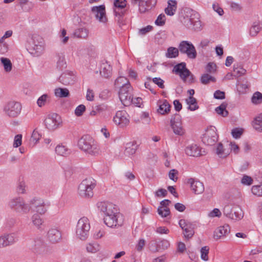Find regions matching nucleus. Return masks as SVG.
I'll use <instances>...</instances> for the list:
<instances>
[{
	"instance_id": "nucleus-34",
	"label": "nucleus",
	"mask_w": 262,
	"mask_h": 262,
	"mask_svg": "<svg viewBox=\"0 0 262 262\" xmlns=\"http://www.w3.org/2000/svg\"><path fill=\"white\" fill-rule=\"evenodd\" d=\"M54 94L56 97L59 98H66L70 96V92L66 88H56L55 89Z\"/></svg>"
},
{
	"instance_id": "nucleus-42",
	"label": "nucleus",
	"mask_w": 262,
	"mask_h": 262,
	"mask_svg": "<svg viewBox=\"0 0 262 262\" xmlns=\"http://www.w3.org/2000/svg\"><path fill=\"white\" fill-rule=\"evenodd\" d=\"M227 104L222 103L220 106L215 108V112L223 117H226L228 115V112L226 110Z\"/></svg>"
},
{
	"instance_id": "nucleus-56",
	"label": "nucleus",
	"mask_w": 262,
	"mask_h": 262,
	"mask_svg": "<svg viewBox=\"0 0 262 262\" xmlns=\"http://www.w3.org/2000/svg\"><path fill=\"white\" fill-rule=\"evenodd\" d=\"M166 17L164 14H160L155 21V24L159 26H162L165 23Z\"/></svg>"
},
{
	"instance_id": "nucleus-29",
	"label": "nucleus",
	"mask_w": 262,
	"mask_h": 262,
	"mask_svg": "<svg viewBox=\"0 0 262 262\" xmlns=\"http://www.w3.org/2000/svg\"><path fill=\"white\" fill-rule=\"evenodd\" d=\"M216 154L221 158L227 157L230 154V150L225 148L223 144L219 143L216 148Z\"/></svg>"
},
{
	"instance_id": "nucleus-52",
	"label": "nucleus",
	"mask_w": 262,
	"mask_h": 262,
	"mask_svg": "<svg viewBox=\"0 0 262 262\" xmlns=\"http://www.w3.org/2000/svg\"><path fill=\"white\" fill-rule=\"evenodd\" d=\"M49 98V96L47 94H43L41 96L37 101V104L39 107L44 106Z\"/></svg>"
},
{
	"instance_id": "nucleus-3",
	"label": "nucleus",
	"mask_w": 262,
	"mask_h": 262,
	"mask_svg": "<svg viewBox=\"0 0 262 262\" xmlns=\"http://www.w3.org/2000/svg\"><path fill=\"white\" fill-rule=\"evenodd\" d=\"M9 206L16 212L21 214H27L30 211L29 202L26 203L21 197H15L11 199L9 202Z\"/></svg>"
},
{
	"instance_id": "nucleus-8",
	"label": "nucleus",
	"mask_w": 262,
	"mask_h": 262,
	"mask_svg": "<svg viewBox=\"0 0 262 262\" xmlns=\"http://www.w3.org/2000/svg\"><path fill=\"white\" fill-rule=\"evenodd\" d=\"M21 108V105L19 102L10 101L4 105L3 111L9 117L15 118L20 114Z\"/></svg>"
},
{
	"instance_id": "nucleus-50",
	"label": "nucleus",
	"mask_w": 262,
	"mask_h": 262,
	"mask_svg": "<svg viewBox=\"0 0 262 262\" xmlns=\"http://www.w3.org/2000/svg\"><path fill=\"white\" fill-rule=\"evenodd\" d=\"M183 231L184 236L187 239L190 238L193 235L194 233L192 225L189 226L187 228H185V230Z\"/></svg>"
},
{
	"instance_id": "nucleus-36",
	"label": "nucleus",
	"mask_w": 262,
	"mask_h": 262,
	"mask_svg": "<svg viewBox=\"0 0 262 262\" xmlns=\"http://www.w3.org/2000/svg\"><path fill=\"white\" fill-rule=\"evenodd\" d=\"M252 125L255 130L262 132V113L254 119Z\"/></svg>"
},
{
	"instance_id": "nucleus-51",
	"label": "nucleus",
	"mask_w": 262,
	"mask_h": 262,
	"mask_svg": "<svg viewBox=\"0 0 262 262\" xmlns=\"http://www.w3.org/2000/svg\"><path fill=\"white\" fill-rule=\"evenodd\" d=\"M157 211L158 214L162 217H166L170 213L169 208H163V207H159Z\"/></svg>"
},
{
	"instance_id": "nucleus-23",
	"label": "nucleus",
	"mask_w": 262,
	"mask_h": 262,
	"mask_svg": "<svg viewBox=\"0 0 262 262\" xmlns=\"http://www.w3.org/2000/svg\"><path fill=\"white\" fill-rule=\"evenodd\" d=\"M230 231V228L228 224H225L217 228L214 231L213 237L217 240L227 235Z\"/></svg>"
},
{
	"instance_id": "nucleus-44",
	"label": "nucleus",
	"mask_w": 262,
	"mask_h": 262,
	"mask_svg": "<svg viewBox=\"0 0 262 262\" xmlns=\"http://www.w3.org/2000/svg\"><path fill=\"white\" fill-rule=\"evenodd\" d=\"M1 61L6 72H9L12 70V64L9 59L5 57H2L1 58Z\"/></svg>"
},
{
	"instance_id": "nucleus-19",
	"label": "nucleus",
	"mask_w": 262,
	"mask_h": 262,
	"mask_svg": "<svg viewBox=\"0 0 262 262\" xmlns=\"http://www.w3.org/2000/svg\"><path fill=\"white\" fill-rule=\"evenodd\" d=\"M91 12L94 15L96 19L100 22L105 23L107 21L104 5L94 6L91 8Z\"/></svg>"
},
{
	"instance_id": "nucleus-28",
	"label": "nucleus",
	"mask_w": 262,
	"mask_h": 262,
	"mask_svg": "<svg viewBox=\"0 0 262 262\" xmlns=\"http://www.w3.org/2000/svg\"><path fill=\"white\" fill-rule=\"evenodd\" d=\"M167 4L165 12L167 15L172 16L175 14L177 9V2L175 0H169Z\"/></svg>"
},
{
	"instance_id": "nucleus-61",
	"label": "nucleus",
	"mask_w": 262,
	"mask_h": 262,
	"mask_svg": "<svg viewBox=\"0 0 262 262\" xmlns=\"http://www.w3.org/2000/svg\"><path fill=\"white\" fill-rule=\"evenodd\" d=\"M22 135L20 134H18L15 136L14 142H13V147H17L21 145L22 143Z\"/></svg>"
},
{
	"instance_id": "nucleus-14",
	"label": "nucleus",
	"mask_w": 262,
	"mask_h": 262,
	"mask_svg": "<svg viewBox=\"0 0 262 262\" xmlns=\"http://www.w3.org/2000/svg\"><path fill=\"white\" fill-rule=\"evenodd\" d=\"M113 121L120 127H125L129 123V115L125 111H118L114 117Z\"/></svg>"
},
{
	"instance_id": "nucleus-7",
	"label": "nucleus",
	"mask_w": 262,
	"mask_h": 262,
	"mask_svg": "<svg viewBox=\"0 0 262 262\" xmlns=\"http://www.w3.org/2000/svg\"><path fill=\"white\" fill-rule=\"evenodd\" d=\"M29 205H30V210H32L37 214L40 215L44 214L47 211L49 205L43 199L38 197H34L31 199L29 201Z\"/></svg>"
},
{
	"instance_id": "nucleus-63",
	"label": "nucleus",
	"mask_w": 262,
	"mask_h": 262,
	"mask_svg": "<svg viewBox=\"0 0 262 262\" xmlns=\"http://www.w3.org/2000/svg\"><path fill=\"white\" fill-rule=\"evenodd\" d=\"M221 212L217 208H214L211 211H210L208 213V216L210 217H220L221 216Z\"/></svg>"
},
{
	"instance_id": "nucleus-48",
	"label": "nucleus",
	"mask_w": 262,
	"mask_h": 262,
	"mask_svg": "<svg viewBox=\"0 0 262 262\" xmlns=\"http://www.w3.org/2000/svg\"><path fill=\"white\" fill-rule=\"evenodd\" d=\"M252 102L254 104H259L262 102V94L259 92L254 93L251 98Z\"/></svg>"
},
{
	"instance_id": "nucleus-26",
	"label": "nucleus",
	"mask_w": 262,
	"mask_h": 262,
	"mask_svg": "<svg viewBox=\"0 0 262 262\" xmlns=\"http://www.w3.org/2000/svg\"><path fill=\"white\" fill-rule=\"evenodd\" d=\"M158 108L157 112L164 115L168 114L170 111L171 106L166 100H160L157 102Z\"/></svg>"
},
{
	"instance_id": "nucleus-58",
	"label": "nucleus",
	"mask_w": 262,
	"mask_h": 262,
	"mask_svg": "<svg viewBox=\"0 0 262 262\" xmlns=\"http://www.w3.org/2000/svg\"><path fill=\"white\" fill-rule=\"evenodd\" d=\"M253 179L251 177L244 175L241 179V183L244 185H250L252 184Z\"/></svg>"
},
{
	"instance_id": "nucleus-49",
	"label": "nucleus",
	"mask_w": 262,
	"mask_h": 262,
	"mask_svg": "<svg viewBox=\"0 0 262 262\" xmlns=\"http://www.w3.org/2000/svg\"><path fill=\"white\" fill-rule=\"evenodd\" d=\"M209 248L207 246L203 247L201 249V257L204 261L208 260V253Z\"/></svg>"
},
{
	"instance_id": "nucleus-20",
	"label": "nucleus",
	"mask_w": 262,
	"mask_h": 262,
	"mask_svg": "<svg viewBox=\"0 0 262 262\" xmlns=\"http://www.w3.org/2000/svg\"><path fill=\"white\" fill-rule=\"evenodd\" d=\"M187 183L190 184L191 190L195 194H200L204 191V184L200 181L194 178H190L188 180Z\"/></svg>"
},
{
	"instance_id": "nucleus-37",
	"label": "nucleus",
	"mask_w": 262,
	"mask_h": 262,
	"mask_svg": "<svg viewBox=\"0 0 262 262\" xmlns=\"http://www.w3.org/2000/svg\"><path fill=\"white\" fill-rule=\"evenodd\" d=\"M243 217V213L241 208L234 207L233 208V212L231 214V217L229 219L233 220H241Z\"/></svg>"
},
{
	"instance_id": "nucleus-40",
	"label": "nucleus",
	"mask_w": 262,
	"mask_h": 262,
	"mask_svg": "<svg viewBox=\"0 0 262 262\" xmlns=\"http://www.w3.org/2000/svg\"><path fill=\"white\" fill-rule=\"evenodd\" d=\"M179 48L177 49L172 47H169L167 49L165 55L169 58H176L179 55Z\"/></svg>"
},
{
	"instance_id": "nucleus-60",
	"label": "nucleus",
	"mask_w": 262,
	"mask_h": 262,
	"mask_svg": "<svg viewBox=\"0 0 262 262\" xmlns=\"http://www.w3.org/2000/svg\"><path fill=\"white\" fill-rule=\"evenodd\" d=\"M85 111V106L83 104L78 105L75 110L76 116L79 117L82 115L83 112Z\"/></svg>"
},
{
	"instance_id": "nucleus-39",
	"label": "nucleus",
	"mask_w": 262,
	"mask_h": 262,
	"mask_svg": "<svg viewBox=\"0 0 262 262\" xmlns=\"http://www.w3.org/2000/svg\"><path fill=\"white\" fill-rule=\"evenodd\" d=\"M126 6L125 0H115L114 2V11L125 10L124 9Z\"/></svg>"
},
{
	"instance_id": "nucleus-21",
	"label": "nucleus",
	"mask_w": 262,
	"mask_h": 262,
	"mask_svg": "<svg viewBox=\"0 0 262 262\" xmlns=\"http://www.w3.org/2000/svg\"><path fill=\"white\" fill-rule=\"evenodd\" d=\"M185 151L186 154L189 156L198 157L203 155L202 148L195 144H192L186 146Z\"/></svg>"
},
{
	"instance_id": "nucleus-32",
	"label": "nucleus",
	"mask_w": 262,
	"mask_h": 262,
	"mask_svg": "<svg viewBox=\"0 0 262 262\" xmlns=\"http://www.w3.org/2000/svg\"><path fill=\"white\" fill-rule=\"evenodd\" d=\"M187 104L189 105L188 109L191 111H194L199 108L196 99L193 96H189L186 99Z\"/></svg>"
},
{
	"instance_id": "nucleus-12",
	"label": "nucleus",
	"mask_w": 262,
	"mask_h": 262,
	"mask_svg": "<svg viewBox=\"0 0 262 262\" xmlns=\"http://www.w3.org/2000/svg\"><path fill=\"white\" fill-rule=\"evenodd\" d=\"M216 131L215 127L211 126L208 128L202 137L203 142L207 145H214L218 140V136Z\"/></svg>"
},
{
	"instance_id": "nucleus-9",
	"label": "nucleus",
	"mask_w": 262,
	"mask_h": 262,
	"mask_svg": "<svg viewBox=\"0 0 262 262\" xmlns=\"http://www.w3.org/2000/svg\"><path fill=\"white\" fill-rule=\"evenodd\" d=\"M29 52L34 56H39L44 50V41L39 36L34 35L29 47Z\"/></svg>"
},
{
	"instance_id": "nucleus-54",
	"label": "nucleus",
	"mask_w": 262,
	"mask_h": 262,
	"mask_svg": "<svg viewBox=\"0 0 262 262\" xmlns=\"http://www.w3.org/2000/svg\"><path fill=\"white\" fill-rule=\"evenodd\" d=\"M186 69V63L185 62H181L175 66L174 67L173 70L176 74H179L181 72Z\"/></svg>"
},
{
	"instance_id": "nucleus-31",
	"label": "nucleus",
	"mask_w": 262,
	"mask_h": 262,
	"mask_svg": "<svg viewBox=\"0 0 262 262\" xmlns=\"http://www.w3.org/2000/svg\"><path fill=\"white\" fill-rule=\"evenodd\" d=\"M55 151L58 155L66 157L71 153V150L66 146L59 145L56 147Z\"/></svg>"
},
{
	"instance_id": "nucleus-11",
	"label": "nucleus",
	"mask_w": 262,
	"mask_h": 262,
	"mask_svg": "<svg viewBox=\"0 0 262 262\" xmlns=\"http://www.w3.org/2000/svg\"><path fill=\"white\" fill-rule=\"evenodd\" d=\"M179 50L182 53L186 54L188 57L194 59L196 57V52L194 46L188 41H182L179 46Z\"/></svg>"
},
{
	"instance_id": "nucleus-62",
	"label": "nucleus",
	"mask_w": 262,
	"mask_h": 262,
	"mask_svg": "<svg viewBox=\"0 0 262 262\" xmlns=\"http://www.w3.org/2000/svg\"><path fill=\"white\" fill-rule=\"evenodd\" d=\"M152 82L156 84H157L160 88L161 89H164L165 86L164 84V80H162L160 78H157L155 77L154 78L152 79Z\"/></svg>"
},
{
	"instance_id": "nucleus-18",
	"label": "nucleus",
	"mask_w": 262,
	"mask_h": 262,
	"mask_svg": "<svg viewBox=\"0 0 262 262\" xmlns=\"http://www.w3.org/2000/svg\"><path fill=\"white\" fill-rule=\"evenodd\" d=\"M18 238L14 233L4 234L0 236V248H4L16 242Z\"/></svg>"
},
{
	"instance_id": "nucleus-4",
	"label": "nucleus",
	"mask_w": 262,
	"mask_h": 262,
	"mask_svg": "<svg viewBox=\"0 0 262 262\" xmlns=\"http://www.w3.org/2000/svg\"><path fill=\"white\" fill-rule=\"evenodd\" d=\"M104 224L111 228H118L121 226L124 222L123 215L118 212V209L108 215L103 216Z\"/></svg>"
},
{
	"instance_id": "nucleus-5",
	"label": "nucleus",
	"mask_w": 262,
	"mask_h": 262,
	"mask_svg": "<svg viewBox=\"0 0 262 262\" xmlns=\"http://www.w3.org/2000/svg\"><path fill=\"white\" fill-rule=\"evenodd\" d=\"M90 229V223L89 219L86 217L80 219L76 227V235L81 240H85L88 237Z\"/></svg>"
},
{
	"instance_id": "nucleus-53",
	"label": "nucleus",
	"mask_w": 262,
	"mask_h": 262,
	"mask_svg": "<svg viewBox=\"0 0 262 262\" xmlns=\"http://www.w3.org/2000/svg\"><path fill=\"white\" fill-rule=\"evenodd\" d=\"M233 71H234V73L236 74L235 76H236L237 77H239L242 75H244L246 73V70L245 69H244L243 67H240V66L236 67L235 65L234 66V67H233Z\"/></svg>"
},
{
	"instance_id": "nucleus-2",
	"label": "nucleus",
	"mask_w": 262,
	"mask_h": 262,
	"mask_svg": "<svg viewBox=\"0 0 262 262\" xmlns=\"http://www.w3.org/2000/svg\"><path fill=\"white\" fill-rule=\"evenodd\" d=\"M96 186V181L92 178L83 180L79 185L78 193L84 198H91L93 195V189Z\"/></svg>"
},
{
	"instance_id": "nucleus-35",
	"label": "nucleus",
	"mask_w": 262,
	"mask_h": 262,
	"mask_svg": "<svg viewBox=\"0 0 262 262\" xmlns=\"http://www.w3.org/2000/svg\"><path fill=\"white\" fill-rule=\"evenodd\" d=\"M31 221L34 226H35L37 229H41V226L43 223V221L39 215V214H34L31 217Z\"/></svg>"
},
{
	"instance_id": "nucleus-27",
	"label": "nucleus",
	"mask_w": 262,
	"mask_h": 262,
	"mask_svg": "<svg viewBox=\"0 0 262 262\" xmlns=\"http://www.w3.org/2000/svg\"><path fill=\"white\" fill-rule=\"evenodd\" d=\"M112 68L108 62H103L101 65L100 74L104 78H108L111 76Z\"/></svg>"
},
{
	"instance_id": "nucleus-13",
	"label": "nucleus",
	"mask_w": 262,
	"mask_h": 262,
	"mask_svg": "<svg viewBox=\"0 0 262 262\" xmlns=\"http://www.w3.org/2000/svg\"><path fill=\"white\" fill-rule=\"evenodd\" d=\"M28 245L33 252L37 254H42L46 251V245L40 238L30 239Z\"/></svg>"
},
{
	"instance_id": "nucleus-15",
	"label": "nucleus",
	"mask_w": 262,
	"mask_h": 262,
	"mask_svg": "<svg viewBox=\"0 0 262 262\" xmlns=\"http://www.w3.org/2000/svg\"><path fill=\"white\" fill-rule=\"evenodd\" d=\"M170 125L176 135L182 136L184 134L185 130L182 126L181 116L179 114H176L171 117Z\"/></svg>"
},
{
	"instance_id": "nucleus-6",
	"label": "nucleus",
	"mask_w": 262,
	"mask_h": 262,
	"mask_svg": "<svg viewBox=\"0 0 262 262\" xmlns=\"http://www.w3.org/2000/svg\"><path fill=\"white\" fill-rule=\"evenodd\" d=\"M132 92L133 88L128 82L121 87L119 96L121 102L124 106H128L132 104Z\"/></svg>"
},
{
	"instance_id": "nucleus-57",
	"label": "nucleus",
	"mask_w": 262,
	"mask_h": 262,
	"mask_svg": "<svg viewBox=\"0 0 262 262\" xmlns=\"http://www.w3.org/2000/svg\"><path fill=\"white\" fill-rule=\"evenodd\" d=\"M216 64L213 62H209L205 67L207 72L210 74L214 73L216 71Z\"/></svg>"
},
{
	"instance_id": "nucleus-43",
	"label": "nucleus",
	"mask_w": 262,
	"mask_h": 262,
	"mask_svg": "<svg viewBox=\"0 0 262 262\" xmlns=\"http://www.w3.org/2000/svg\"><path fill=\"white\" fill-rule=\"evenodd\" d=\"M126 11L125 10H121V11H116L114 10V14L117 17L116 20L118 22V24L120 26L121 25H124V19H123V16L124 15Z\"/></svg>"
},
{
	"instance_id": "nucleus-64",
	"label": "nucleus",
	"mask_w": 262,
	"mask_h": 262,
	"mask_svg": "<svg viewBox=\"0 0 262 262\" xmlns=\"http://www.w3.org/2000/svg\"><path fill=\"white\" fill-rule=\"evenodd\" d=\"M40 135L36 130H34L31 138V140L34 142L35 143L40 139Z\"/></svg>"
},
{
	"instance_id": "nucleus-16",
	"label": "nucleus",
	"mask_w": 262,
	"mask_h": 262,
	"mask_svg": "<svg viewBox=\"0 0 262 262\" xmlns=\"http://www.w3.org/2000/svg\"><path fill=\"white\" fill-rule=\"evenodd\" d=\"M193 15V17H192V15H191L190 17L185 18L184 25L188 29L194 31H200L202 29V24L198 17L199 15L196 13Z\"/></svg>"
},
{
	"instance_id": "nucleus-1",
	"label": "nucleus",
	"mask_w": 262,
	"mask_h": 262,
	"mask_svg": "<svg viewBox=\"0 0 262 262\" xmlns=\"http://www.w3.org/2000/svg\"><path fill=\"white\" fill-rule=\"evenodd\" d=\"M78 146L84 151L95 155L98 154L99 148L93 138L89 135L83 136L78 141Z\"/></svg>"
},
{
	"instance_id": "nucleus-55",
	"label": "nucleus",
	"mask_w": 262,
	"mask_h": 262,
	"mask_svg": "<svg viewBox=\"0 0 262 262\" xmlns=\"http://www.w3.org/2000/svg\"><path fill=\"white\" fill-rule=\"evenodd\" d=\"M17 192L20 194H24L26 192V184L24 181H20L17 184Z\"/></svg>"
},
{
	"instance_id": "nucleus-45",
	"label": "nucleus",
	"mask_w": 262,
	"mask_h": 262,
	"mask_svg": "<svg viewBox=\"0 0 262 262\" xmlns=\"http://www.w3.org/2000/svg\"><path fill=\"white\" fill-rule=\"evenodd\" d=\"M86 249L88 252L96 253L100 250V246L96 243H90L87 244Z\"/></svg>"
},
{
	"instance_id": "nucleus-59",
	"label": "nucleus",
	"mask_w": 262,
	"mask_h": 262,
	"mask_svg": "<svg viewBox=\"0 0 262 262\" xmlns=\"http://www.w3.org/2000/svg\"><path fill=\"white\" fill-rule=\"evenodd\" d=\"M178 174V171L175 169H172L169 171L168 176L170 180L176 182L178 179L177 177Z\"/></svg>"
},
{
	"instance_id": "nucleus-33",
	"label": "nucleus",
	"mask_w": 262,
	"mask_h": 262,
	"mask_svg": "<svg viewBox=\"0 0 262 262\" xmlns=\"http://www.w3.org/2000/svg\"><path fill=\"white\" fill-rule=\"evenodd\" d=\"M262 29V24L259 22H254L250 29V35L255 36Z\"/></svg>"
},
{
	"instance_id": "nucleus-41",
	"label": "nucleus",
	"mask_w": 262,
	"mask_h": 262,
	"mask_svg": "<svg viewBox=\"0 0 262 262\" xmlns=\"http://www.w3.org/2000/svg\"><path fill=\"white\" fill-rule=\"evenodd\" d=\"M89 31L84 28H79L76 30L74 35L77 38H85L88 36Z\"/></svg>"
},
{
	"instance_id": "nucleus-38",
	"label": "nucleus",
	"mask_w": 262,
	"mask_h": 262,
	"mask_svg": "<svg viewBox=\"0 0 262 262\" xmlns=\"http://www.w3.org/2000/svg\"><path fill=\"white\" fill-rule=\"evenodd\" d=\"M57 67L60 70H62L66 67L64 56L62 53H58L56 55Z\"/></svg>"
},
{
	"instance_id": "nucleus-47",
	"label": "nucleus",
	"mask_w": 262,
	"mask_h": 262,
	"mask_svg": "<svg viewBox=\"0 0 262 262\" xmlns=\"http://www.w3.org/2000/svg\"><path fill=\"white\" fill-rule=\"evenodd\" d=\"M251 192L256 196H262V184L253 185L251 188Z\"/></svg>"
},
{
	"instance_id": "nucleus-30",
	"label": "nucleus",
	"mask_w": 262,
	"mask_h": 262,
	"mask_svg": "<svg viewBox=\"0 0 262 262\" xmlns=\"http://www.w3.org/2000/svg\"><path fill=\"white\" fill-rule=\"evenodd\" d=\"M137 149V145L135 141L130 142L126 144L124 154L130 156L135 154Z\"/></svg>"
},
{
	"instance_id": "nucleus-46",
	"label": "nucleus",
	"mask_w": 262,
	"mask_h": 262,
	"mask_svg": "<svg viewBox=\"0 0 262 262\" xmlns=\"http://www.w3.org/2000/svg\"><path fill=\"white\" fill-rule=\"evenodd\" d=\"M215 79L214 77L209 75L208 74H204L201 77V81L204 84H207L210 82H214Z\"/></svg>"
},
{
	"instance_id": "nucleus-10",
	"label": "nucleus",
	"mask_w": 262,
	"mask_h": 262,
	"mask_svg": "<svg viewBox=\"0 0 262 262\" xmlns=\"http://www.w3.org/2000/svg\"><path fill=\"white\" fill-rule=\"evenodd\" d=\"M62 123V120L59 115L56 113L48 115L44 121L46 127L50 130L56 129Z\"/></svg>"
},
{
	"instance_id": "nucleus-24",
	"label": "nucleus",
	"mask_w": 262,
	"mask_h": 262,
	"mask_svg": "<svg viewBox=\"0 0 262 262\" xmlns=\"http://www.w3.org/2000/svg\"><path fill=\"white\" fill-rule=\"evenodd\" d=\"M59 79L63 84L69 85L74 84L76 78L75 75L72 72H67L62 74Z\"/></svg>"
},
{
	"instance_id": "nucleus-22",
	"label": "nucleus",
	"mask_w": 262,
	"mask_h": 262,
	"mask_svg": "<svg viewBox=\"0 0 262 262\" xmlns=\"http://www.w3.org/2000/svg\"><path fill=\"white\" fill-rule=\"evenodd\" d=\"M157 0H143L139 3V11L141 13H145L154 7Z\"/></svg>"
},
{
	"instance_id": "nucleus-25",
	"label": "nucleus",
	"mask_w": 262,
	"mask_h": 262,
	"mask_svg": "<svg viewBox=\"0 0 262 262\" xmlns=\"http://www.w3.org/2000/svg\"><path fill=\"white\" fill-rule=\"evenodd\" d=\"M48 238L52 243H57L61 239V233L57 228H51L48 232Z\"/></svg>"
},
{
	"instance_id": "nucleus-17",
	"label": "nucleus",
	"mask_w": 262,
	"mask_h": 262,
	"mask_svg": "<svg viewBox=\"0 0 262 262\" xmlns=\"http://www.w3.org/2000/svg\"><path fill=\"white\" fill-rule=\"evenodd\" d=\"M97 206L98 210L103 214L104 216L114 213V211H116L117 209L116 205L108 202H98Z\"/></svg>"
}]
</instances>
